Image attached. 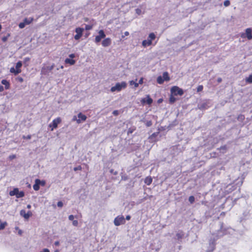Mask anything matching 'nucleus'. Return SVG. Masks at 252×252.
<instances>
[{
    "label": "nucleus",
    "instance_id": "obj_51",
    "mask_svg": "<svg viewBox=\"0 0 252 252\" xmlns=\"http://www.w3.org/2000/svg\"><path fill=\"white\" fill-rule=\"evenodd\" d=\"M7 36H4L2 38V40L3 42H5L7 40Z\"/></svg>",
    "mask_w": 252,
    "mask_h": 252
},
{
    "label": "nucleus",
    "instance_id": "obj_44",
    "mask_svg": "<svg viewBox=\"0 0 252 252\" xmlns=\"http://www.w3.org/2000/svg\"><path fill=\"white\" fill-rule=\"evenodd\" d=\"M57 205L59 207H62L63 206V203L62 201H59L57 203Z\"/></svg>",
    "mask_w": 252,
    "mask_h": 252
},
{
    "label": "nucleus",
    "instance_id": "obj_64",
    "mask_svg": "<svg viewBox=\"0 0 252 252\" xmlns=\"http://www.w3.org/2000/svg\"><path fill=\"white\" fill-rule=\"evenodd\" d=\"M1 28H2L1 26V25H0V31H1Z\"/></svg>",
    "mask_w": 252,
    "mask_h": 252
},
{
    "label": "nucleus",
    "instance_id": "obj_15",
    "mask_svg": "<svg viewBox=\"0 0 252 252\" xmlns=\"http://www.w3.org/2000/svg\"><path fill=\"white\" fill-rule=\"evenodd\" d=\"M40 182L39 179H36L35 180V184L33 186V188L34 190L37 191L39 189V185L38 182Z\"/></svg>",
    "mask_w": 252,
    "mask_h": 252
},
{
    "label": "nucleus",
    "instance_id": "obj_11",
    "mask_svg": "<svg viewBox=\"0 0 252 252\" xmlns=\"http://www.w3.org/2000/svg\"><path fill=\"white\" fill-rule=\"evenodd\" d=\"M54 66V65H52L51 66L43 67L41 69V73L43 74H46L48 72L51 71L53 69Z\"/></svg>",
    "mask_w": 252,
    "mask_h": 252
},
{
    "label": "nucleus",
    "instance_id": "obj_40",
    "mask_svg": "<svg viewBox=\"0 0 252 252\" xmlns=\"http://www.w3.org/2000/svg\"><path fill=\"white\" fill-rule=\"evenodd\" d=\"M16 158V155H10L8 157V158L10 159V160H12L14 158Z\"/></svg>",
    "mask_w": 252,
    "mask_h": 252
},
{
    "label": "nucleus",
    "instance_id": "obj_13",
    "mask_svg": "<svg viewBox=\"0 0 252 252\" xmlns=\"http://www.w3.org/2000/svg\"><path fill=\"white\" fill-rule=\"evenodd\" d=\"M153 102L152 99L149 96V95H147L146 98H143L141 100V102L142 103H147L148 104H151Z\"/></svg>",
    "mask_w": 252,
    "mask_h": 252
},
{
    "label": "nucleus",
    "instance_id": "obj_3",
    "mask_svg": "<svg viewBox=\"0 0 252 252\" xmlns=\"http://www.w3.org/2000/svg\"><path fill=\"white\" fill-rule=\"evenodd\" d=\"M171 93L174 95H182L184 94L183 90L177 86H174L172 87L171 89Z\"/></svg>",
    "mask_w": 252,
    "mask_h": 252
},
{
    "label": "nucleus",
    "instance_id": "obj_16",
    "mask_svg": "<svg viewBox=\"0 0 252 252\" xmlns=\"http://www.w3.org/2000/svg\"><path fill=\"white\" fill-rule=\"evenodd\" d=\"M198 108L199 109H206L208 108L207 102H203L201 104L198 105Z\"/></svg>",
    "mask_w": 252,
    "mask_h": 252
},
{
    "label": "nucleus",
    "instance_id": "obj_39",
    "mask_svg": "<svg viewBox=\"0 0 252 252\" xmlns=\"http://www.w3.org/2000/svg\"><path fill=\"white\" fill-rule=\"evenodd\" d=\"M75 216L72 215H70L68 216V219L70 220H74V219L75 218Z\"/></svg>",
    "mask_w": 252,
    "mask_h": 252
},
{
    "label": "nucleus",
    "instance_id": "obj_24",
    "mask_svg": "<svg viewBox=\"0 0 252 252\" xmlns=\"http://www.w3.org/2000/svg\"><path fill=\"white\" fill-rule=\"evenodd\" d=\"M137 79L135 81L131 80L129 82L130 86L133 85L134 88H137L138 87V83L136 82Z\"/></svg>",
    "mask_w": 252,
    "mask_h": 252
},
{
    "label": "nucleus",
    "instance_id": "obj_62",
    "mask_svg": "<svg viewBox=\"0 0 252 252\" xmlns=\"http://www.w3.org/2000/svg\"><path fill=\"white\" fill-rule=\"evenodd\" d=\"M19 80H20V82H22V81H23V78H20L19 79Z\"/></svg>",
    "mask_w": 252,
    "mask_h": 252
},
{
    "label": "nucleus",
    "instance_id": "obj_10",
    "mask_svg": "<svg viewBox=\"0 0 252 252\" xmlns=\"http://www.w3.org/2000/svg\"><path fill=\"white\" fill-rule=\"evenodd\" d=\"M247 36L249 40H251L252 39V29L251 28H248L246 30V33H242L241 35V37L243 38Z\"/></svg>",
    "mask_w": 252,
    "mask_h": 252
},
{
    "label": "nucleus",
    "instance_id": "obj_22",
    "mask_svg": "<svg viewBox=\"0 0 252 252\" xmlns=\"http://www.w3.org/2000/svg\"><path fill=\"white\" fill-rule=\"evenodd\" d=\"M20 215L24 217L25 219L28 220V216L27 214V213L26 212L25 210H21L20 212Z\"/></svg>",
    "mask_w": 252,
    "mask_h": 252
},
{
    "label": "nucleus",
    "instance_id": "obj_33",
    "mask_svg": "<svg viewBox=\"0 0 252 252\" xmlns=\"http://www.w3.org/2000/svg\"><path fill=\"white\" fill-rule=\"evenodd\" d=\"M230 4V1L229 0H225L223 2V4L225 7L229 6Z\"/></svg>",
    "mask_w": 252,
    "mask_h": 252
},
{
    "label": "nucleus",
    "instance_id": "obj_60",
    "mask_svg": "<svg viewBox=\"0 0 252 252\" xmlns=\"http://www.w3.org/2000/svg\"><path fill=\"white\" fill-rule=\"evenodd\" d=\"M218 81L219 82H220L221 81V79L220 78H219L218 79Z\"/></svg>",
    "mask_w": 252,
    "mask_h": 252
},
{
    "label": "nucleus",
    "instance_id": "obj_28",
    "mask_svg": "<svg viewBox=\"0 0 252 252\" xmlns=\"http://www.w3.org/2000/svg\"><path fill=\"white\" fill-rule=\"evenodd\" d=\"M7 225V223L6 221L1 223L0 224V230H3Z\"/></svg>",
    "mask_w": 252,
    "mask_h": 252
},
{
    "label": "nucleus",
    "instance_id": "obj_23",
    "mask_svg": "<svg viewBox=\"0 0 252 252\" xmlns=\"http://www.w3.org/2000/svg\"><path fill=\"white\" fill-rule=\"evenodd\" d=\"M144 182L147 185H150L152 182V179L150 177H147L145 178Z\"/></svg>",
    "mask_w": 252,
    "mask_h": 252
},
{
    "label": "nucleus",
    "instance_id": "obj_35",
    "mask_svg": "<svg viewBox=\"0 0 252 252\" xmlns=\"http://www.w3.org/2000/svg\"><path fill=\"white\" fill-rule=\"evenodd\" d=\"M93 26L90 25H86L85 26V30H90L92 29Z\"/></svg>",
    "mask_w": 252,
    "mask_h": 252
},
{
    "label": "nucleus",
    "instance_id": "obj_59",
    "mask_svg": "<svg viewBox=\"0 0 252 252\" xmlns=\"http://www.w3.org/2000/svg\"><path fill=\"white\" fill-rule=\"evenodd\" d=\"M28 209H31V205L30 204H28L27 206Z\"/></svg>",
    "mask_w": 252,
    "mask_h": 252
},
{
    "label": "nucleus",
    "instance_id": "obj_42",
    "mask_svg": "<svg viewBox=\"0 0 252 252\" xmlns=\"http://www.w3.org/2000/svg\"><path fill=\"white\" fill-rule=\"evenodd\" d=\"M135 11H136V13L138 15H140L141 14V10L140 9L137 8V9H136Z\"/></svg>",
    "mask_w": 252,
    "mask_h": 252
},
{
    "label": "nucleus",
    "instance_id": "obj_30",
    "mask_svg": "<svg viewBox=\"0 0 252 252\" xmlns=\"http://www.w3.org/2000/svg\"><path fill=\"white\" fill-rule=\"evenodd\" d=\"M72 121H76L77 124H80L81 123V120L78 119L77 118L76 116H74L72 118Z\"/></svg>",
    "mask_w": 252,
    "mask_h": 252
},
{
    "label": "nucleus",
    "instance_id": "obj_41",
    "mask_svg": "<svg viewBox=\"0 0 252 252\" xmlns=\"http://www.w3.org/2000/svg\"><path fill=\"white\" fill-rule=\"evenodd\" d=\"M175 100H176V98H175L174 97H173V96H171L170 97V101L171 103H173V102H175Z\"/></svg>",
    "mask_w": 252,
    "mask_h": 252
},
{
    "label": "nucleus",
    "instance_id": "obj_8",
    "mask_svg": "<svg viewBox=\"0 0 252 252\" xmlns=\"http://www.w3.org/2000/svg\"><path fill=\"white\" fill-rule=\"evenodd\" d=\"M84 29L81 28H77L75 29V32L76 34L74 36V39L75 40H79L82 36Z\"/></svg>",
    "mask_w": 252,
    "mask_h": 252
},
{
    "label": "nucleus",
    "instance_id": "obj_58",
    "mask_svg": "<svg viewBox=\"0 0 252 252\" xmlns=\"http://www.w3.org/2000/svg\"><path fill=\"white\" fill-rule=\"evenodd\" d=\"M125 36H127L129 35V32H124Z\"/></svg>",
    "mask_w": 252,
    "mask_h": 252
},
{
    "label": "nucleus",
    "instance_id": "obj_25",
    "mask_svg": "<svg viewBox=\"0 0 252 252\" xmlns=\"http://www.w3.org/2000/svg\"><path fill=\"white\" fill-rule=\"evenodd\" d=\"M155 38H156V35L154 34V33H153V32L150 33L148 37V38L149 39V40H151V41H152V42L153 40L155 39Z\"/></svg>",
    "mask_w": 252,
    "mask_h": 252
},
{
    "label": "nucleus",
    "instance_id": "obj_57",
    "mask_svg": "<svg viewBox=\"0 0 252 252\" xmlns=\"http://www.w3.org/2000/svg\"><path fill=\"white\" fill-rule=\"evenodd\" d=\"M55 245L58 246L60 244V242L59 241H56L54 243Z\"/></svg>",
    "mask_w": 252,
    "mask_h": 252
},
{
    "label": "nucleus",
    "instance_id": "obj_5",
    "mask_svg": "<svg viewBox=\"0 0 252 252\" xmlns=\"http://www.w3.org/2000/svg\"><path fill=\"white\" fill-rule=\"evenodd\" d=\"M62 121L61 118L58 117L53 120L52 122L49 124V127H51V130L53 131L54 128H56Z\"/></svg>",
    "mask_w": 252,
    "mask_h": 252
},
{
    "label": "nucleus",
    "instance_id": "obj_19",
    "mask_svg": "<svg viewBox=\"0 0 252 252\" xmlns=\"http://www.w3.org/2000/svg\"><path fill=\"white\" fill-rule=\"evenodd\" d=\"M65 63H66L69 64L70 65H73L75 63V61L74 60H72V59H66L65 60Z\"/></svg>",
    "mask_w": 252,
    "mask_h": 252
},
{
    "label": "nucleus",
    "instance_id": "obj_31",
    "mask_svg": "<svg viewBox=\"0 0 252 252\" xmlns=\"http://www.w3.org/2000/svg\"><path fill=\"white\" fill-rule=\"evenodd\" d=\"M183 236V234L182 232L177 233L176 234V237L178 240L181 239Z\"/></svg>",
    "mask_w": 252,
    "mask_h": 252
},
{
    "label": "nucleus",
    "instance_id": "obj_38",
    "mask_svg": "<svg viewBox=\"0 0 252 252\" xmlns=\"http://www.w3.org/2000/svg\"><path fill=\"white\" fill-rule=\"evenodd\" d=\"M39 185H41L42 186H44L45 185V181L44 180L41 181L40 180L39 182H38Z\"/></svg>",
    "mask_w": 252,
    "mask_h": 252
},
{
    "label": "nucleus",
    "instance_id": "obj_36",
    "mask_svg": "<svg viewBox=\"0 0 252 252\" xmlns=\"http://www.w3.org/2000/svg\"><path fill=\"white\" fill-rule=\"evenodd\" d=\"M203 87L202 85H199L197 88V91L198 92H201L203 90Z\"/></svg>",
    "mask_w": 252,
    "mask_h": 252
},
{
    "label": "nucleus",
    "instance_id": "obj_55",
    "mask_svg": "<svg viewBox=\"0 0 252 252\" xmlns=\"http://www.w3.org/2000/svg\"><path fill=\"white\" fill-rule=\"evenodd\" d=\"M23 138H27L28 139H30L31 138V135H28L27 137L23 136Z\"/></svg>",
    "mask_w": 252,
    "mask_h": 252
},
{
    "label": "nucleus",
    "instance_id": "obj_45",
    "mask_svg": "<svg viewBox=\"0 0 252 252\" xmlns=\"http://www.w3.org/2000/svg\"><path fill=\"white\" fill-rule=\"evenodd\" d=\"M119 114V112L118 110H114L113 112V114L115 116H117Z\"/></svg>",
    "mask_w": 252,
    "mask_h": 252
},
{
    "label": "nucleus",
    "instance_id": "obj_43",
    "mask_svg": "<svg viewBox=\"0 0 252 252\" xmlns=\"http://www.w3.org/2000/svg\"><path fill=\"white\" fill-rule=\"evenodd\" d=\"M30 58L26 57V58H24V63H27L29 61H30Z\"/></svg>",
    "mask_w": 252,
    "mask_h": 252
},
{
    "label": "nucleus",
    "instance_id": "obj_63",
    "mask_svg": "<svg viewBox=\"0 0 252 252\" xmlns=\"http://www.w3.org/2000/svg\"><path fill=\"white\" fill-rule=\"evenodd\" d=\"M15 229L16 230H18L19 229H19V228L18 227H15Z\"/></svg>",
    "mask_w": 252,
    "mask_h": 252
},
{
    "label": "nucleus",
    "instance_id": "obj_27",
    "mask_svg": "<svg viewBox=\"0 0 252 252\" xmlns=\"http://www.w3.org/2000/svg\"><path fill=\"white\" fill-rule=\"evenodd\" d=\"M22 65V62L19 61L16 64V68L17 70H21L20 68Z\"/></svg>",
    "mask_w": 252,
    "mask_h": 252
},
{
    "label": "nucleus",
    "instance_id": "obj_9",
    "mask_svg": "<svg viewBox=\"0 0 252 252\" xmlns=\"http://www.w3.org/2000/svg\"><path fill=\"white\" fill-rule=\"evenodd\" d=\"M105 37V34L103 30H100L98 32V35L96 36L95 38V42L96 43H98L100 41V40Z\"/></svg>",
    "mask_w": 252,
    "mask_h": 252
},
{
    "label": "nucleus",
    "instance_id": "obj_29",
    "mask_svg": "<svg viewBox=\"0 0 252 252\" xmlns=\"http://www.w3.org/2000/svg\"><path fill=\"white\" fill-rule=\"evenodd\" d=\"M247 82L249 83H252V74L250 75L248 78L246 79Z\"/></svg>",
    "mask_w": 252,
    "mask_h": 252
},
{
    "label": "nucleus",
    "instance_id": "obj_2",
    "mask_svg": "<svg viewBox=\"0 0 252 252\" xmlns=\"http://www.w3.org/2000/svg\"><path fill=\"white\" fill-rule=\"evenodd\" d=\"M9 195L10 196L16 195L17 198H21L24 196L25 193L23 191H19L18 189L15 188L9 192Z\"/></svg>",
    "mask_w": 252,
    "mask_h": 252
},
{
    "label": "nucleus",
    "instance_id": "obj_34",
    "mask_svg": "<svg viewBox=\"0 0 252 252\" xmlns=\"http://www.w3.org/2000/svg\"><path fill=\"white\" fill-rule=\"evenodd\" d=\"M189 201L190 202V203H192L194 201V197L193 196H190L189 197Z\"/></svg>",
    "mask_w": 252,
    "mask_h": 252
},
{
    "label": "nucleus",
    "instance_id": "obj_56",
    "mask_svg": "<svg viewBox=\"0 0 252 252\" xmlns=\"http://www.w3.org/2000/svg\"><path fill=\"white\" fill-rule=\"evenodd\" d=\"M130 216L129 215H127L126 216V220H129L130 219Z\"/></svg>",
    "mask_w": 252,
    "mask_h": 252
},
{
    "label": "nucleus",
    "instance_id": "obj_50",
    "mask_svg": "<svg viewBox=\"0 0 252 252\" xmlns=\"http://www.w3.org/2000/svg\"><path fill=\"white\" fill-rule=\"evenodd\" d=\"M143 82V79L142 78H140V79L139 80L138 82V85L139 84H142Z\"/></svg>",
    "mask_w": 252,
    "mask_h": 252
},
{
    "label": "nucleus",
    "instance_id": "obj_48",
    "mask_svg": "<svg viewBox=\"0 0 252 252\" xmlns=\"http://www.w3.org/2000/svg\"><path fill=\"white\" fill-rule=\"evenodd\" d=\"M27 214L28 216V219L32 215V212L31 211H28L27 213Z\"/></svg>",
    "mask_w": 252,
    "mask_h": 252
},
{
    "label": "nucleus",
    "instance_id": "obj_17",
    "mask_svg": "<svg viewBox=\"0 0 252 252\" xmlns=\"http://www.w3.org/2000/svg\"><path fill=\"white\" fill-rule=\"evenodd\" d=\"M78 119H80L81 120V123L82 122H84L87 119V117L86 115L83 114L82 113L80 112L78 114Z\"/></svg>",
    "mask_w": 252,
    "mask_h": 252
},
{
    "label": "nucleus",
    "instance_id": "obj_47",
    "mask_svg": "<svg viewBox=\"0 0 252 252\" xmlns=\"http://www.w3.org/2000/svg\"><path fill=\"white\" fill-rule=\"evenodd\" d=\"M40 252H50V251L47 249V248H45V249H43L41 251H40Z\"/></svg>",
    "mask_w": 252,
    "mask_h": 252
},
{
    "label": "nucleus",
    "instance_id": "obj_12",
    "mask_svg": "<svg viewBox=\"0 0 252 252\" xmlns=\"http://www.w3.org/2000/svg\"><path fill=\"white\" fill-rule=\"evenodd\" d=\"M111 43V40L109 38L104 39L102 42V45L103 47L109 46Z\"/></svg>",
    "mask_w": 252,
    "mask_h": 252
},
{
    "label": "nucleus",
    "instance_id": "obj_18",
    "mask_svg": "<svg viewBox=\"0 0 252 252\" xmlns=\"http://www.w3.org/2000/svg\"><path fill=\"white\" fill-rule=\"evenodd\" d=\"M10 72L17 75L21 72V70H17L16 68L11 67L10 69Z\"/></svg>",
    "mask_w": 252,
    "mask_h": 252
},
{
    "label": "nucleus",
    "instance_id": "obj_52",
    "mask_svg": "<svg viewBox=\"0 0 252 252\" xmlns=\"http://www.w3.org/2000/svg\"><path fill=\"white\" fill-rule=\"evenodd\" d=\"M18 233L19 235H21L23 233V231L20 229L18 230Z\"/></svg>",
    "mask_w": 252,
    "mask_h": 252
},
{
    "label": "nucleus",
    "instance_id": "obj_49",
    "mask_svg": "<svg viewBox=\"0 0 252 252\" xmlns=\"http://www.w3.org/2000/svg\"><path fill=\"white\" fill-rule=\"evenodd\" d=\"M69 57L71 58V59H73L75 57V55L74 54H71L69 55Z\"/></svg>",
    "mask_w": 252,
    "mask_h": 252
},
{
    "label": "nucleus",
    "instance_id": "obj_14",
    "mask_svg": "<svg viewBox=\"0 0 252 252\" xmlns=\"http://www.w3.org/2000/svg\"><path fill=\"white\" fill-rule=\"evenodd\" d=\"M152 42L148 38L147 40H144L142 41V46L144 47L150 46L152 44Z\"/></svg>",
    "mask_w": 252,
    "mask_h": 252
},
{
    "label": "nucleus",
    "instance_id": "obj_20",
    "mask_svg": "<svg viewBox=\"0 0 252 252\" xmlns=\"http://www.w3.org/2000/svg\"><path fill=\"white\" fill-rule=\"evenodd\" d=\"M1 83L5 86V89H8L9 88L10 84L8 81L6 80H2L1 81Z\"/></svg>",
    "mask_w": 252,
    "mask_h": 252
},
{
    "label": "nucleus",
    "instance_id": "obj_46",
    "mask_svg": "<svg viewBox=\"0 0 252 252\" xmlns=\"http://www.w3.org/2000/svg\"><path fill=\"white\" fill-rule=\"evenodd\" d=\"M82 168L81 167V166H78L77 167H74V171H77V170H81Z\"/></svg>",
    "mask_w": 252,
    "mask_h": 252
},
{
    "label": "nucleus",
    "instance_id": "obj_21",
    "mask_svg": "<svg viewBox=\"0 0 252 252\" xmlns=\"http://www.w3.org/2000/svg\"><path fill=\"white\" fill-rule=\"evenodd\" d=\"M162 77L164 81H168L170 80V77H169L168 74L167 72H164L163 73Z\"/></svg>",
    "mask_w": 252,
    "mask_h": 252
},
{
    "label": "nucleus",
    "instance_id": "obj_6",
    "mask_svg": "<svg viewBox=\"0 0 252 252\" xmlns=\"http://www.w3.org/2000/svg\"><path fill=\"white\" fill-rule=\"evenodd\" d=\"M33 20V18H25L23 22L19 24V27L20 29H23L26 25L30 24L32 22Z\"/></svg>",
    "mask_w": 252,
    "mask_h": 252
},
{
    "label": "nucleus",
    "instance_id": "obj_7",
    "mask_svg": "<svg viewBox=\"0 0 252 252\" xmlns=\"http://www.w3.org/2000/svg\"><path fill=\"white\" fill-rule=\"evenodd\" d=\"M222 235H223V234H220V233L219 232L218 236L216 238H214L213 239H211L210 240V242H209L210 247L208 249V251L212 252L214 250V249L215 248V241H216V239H218V238L219 237H221Z\"/></svg>",
    "mask_w": 252,
    "mask_h": 252
},
{
    "label": "nucleus",
    "instance_id": "obj_54",
    "mask_svg": "<svg viewBox=\"0 0 252 252\" xmlns=\"http://www.w3.org/2000/svg\"><path fill=\"white\" fill-rule=\"evenodd\" d=\"M4 88L2 86L0 85V92L3 91Z\"/></svg>",
    "mask_w": 252,
    "mask_h": 252
},
{
    "label": "nucleus",
    "instance_id": "obj_1",
    "mask_svg": "<svg viewBox=\"0 0 252 252\" xmlns=\"http://www.w3.org/2000/svg\"><path fill=\"white\" fill-rule=\"evenodd\" d=\"M127 84L126 82H122L121 83H117L116 85L111 88L112 92H120L122 89H124L126 87Z\"/></svg>",
    "mask_w": 252,
    "mask_h": 252
},
{
    "label": "nucleus",
    "instance_id": "obj_4",
    "mask_svg": "<svg viewBox=\"0 0 252 252\" xmlns=\"http://www.w3.org/2000/svg\"><path fill=\"white\" fill-rule=\"evenodd\" d=\"M125 223V219L123 216H118L114 220L115 225L118 226Z\"/></svg>",
    "mask_w": 252,
    "mask_h": 252
},
{
    "label": "nucleus",
    "instance_id": "obj_26",
    "mask_svg": "<svg viewBox=\"0 0 252 252\" xmlns=\"http://www.w3.org/2000/svg\"><path fill=\"white\" fill-rule=\"evenodd\" d=\"M164 81V79L162 78V77L161 76H158V78H157V82L159 84H162L163 82Z\"/></svg>",
    "mask_w": 252,
    "mask_h": 252
},
{
    "label": "nucleus",
    "instance_id": "obj_37",
    "mask_svg": "<svg viewBox=\"0 0 252 252\" xmlns=\"http://www.w3.org/2000/svg\"><path fill=\"white\" fill-rule=\"evenodd\" d=\"M72 224L74 226H77L78 225V221L77 220H74L72 221Z\"/></svg>",
    "mask_w": 252,
    "mask_h": 252
},
{
    "label": "nucleus",
    "instance_id": "obj_32",
    "mask_svg": "<svg viewBox=\"0 0 252 252\" xmlns=\"http://www.w3.org/2000/svg\"><path fill=\"white\" fill-rule=\"evenodd\" d=\"M135 128L134 127L129 128L127 131V134L132 133L135 130Z\"/></svg>",
    "mask_w": 252,
    "mask_h": 252
},
{
    "label": "nucleus",
    "instance_id": "obj_61",
    "mask_svg": "<svg viewBox=\"0 0 252 252\" xmlns=\"http://www.w3.org/2000/svg\"><path fill=\"white\" fill-rule=\"evenodd\" d=\"M162 101V99H158V103H160V102H161Z\"/></svg>",
    "mask_w": 252,
    "mask_h": 252
},
{
    "label": "nucleus",
    "instance_id": "obj_53",
    "mask_svg": "<svg viewBox=\"0 0 252 252\" xmlns=\"http://www.w3.org/2000/svg\"><path fill=\"white\" fill-rule=\"evenodd\" d=\"M146 125L148 126H151L152 125V122L151 121H148L147 122V124H146Z\"/></svg>",
    "mask_w": 252,
    "mask_h": 252
}]
</instances>
